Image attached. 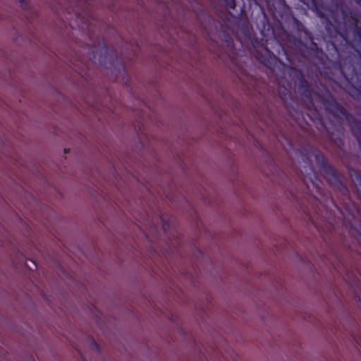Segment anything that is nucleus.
<instances>
[{"mask_svg": "<svg viewBox=\"0 0 361 361\" xmlns=\"http://www.w3.org/2000/svg\"><path fill=\"white\" fill-rule=\"evenodd\" d=\"M351 176H352V178H355V175L353 176V174H351Z\"/></svg>", "mask_w": 361, "mask_h": 361, "instance_id": "nucleus-15", "label": "nucleus"}, {"mask_svg": "<svg viewBox=\"0 0 361 361\" xmlns=\"http://www.w3.org/2000/svg\"><path fill=\"white\" fill-rule=\"evenodd\" d=\"M229 13H231V16H233V14L231 13V11H229Z\"/></svg>", "mask_w": 361, "mask_h": 361, "instance_id": "nucleus-13", "label": "nucleus"}, {"mask_svg": "<svg viewBox=\"0 0 361 361\" xmlns=\"http://www.w3.org/2000/svg\"><path fill=\"white\" fill-rule=\"evenodd\" d=\"M229 13H231V16H233V14L231 13V11H229Z\"/></svg>", "mask_w": 361, "mask_h": 361, "instance_id": "nucleus-14", "label": "nucleus"}, {"mask_svg": "<svg viewBox=\"0 0 361 361\" xmlns=\"http://www.w3.org/2000/svg\"><path fill=\"white\" fill-rule=\"evenodd\" d=\"M310 154L314 157L322 175L331 186L339 191L346 190V187L344 184V177L328 164L324 156L317 149L311 150L307 156L302 157L304 164L300 168L303 181L307 188H309L310 184H311L316 191L320 193L321 187L322 185V181L318 177L310 158L309 155Z\"/></svg>", "mask_w": 361, "mask_h": 361, "instance_id": "nucleus-3", "label": "nucleus"}, {"mask_svg": "<svg viewBox=\"0 0 361 361\" xmlns=\"http://www.w3.org/2000/svg\"><path fill=\"white\" fill-rule=\"evenodd\" d=\"M307 5L316 13L317 16L324 20L325 28L331 36L340 35L348 49L351 44V36L354 39L361 42V11L350 9L347 6L340 8L342 22L335 11H331V17L334 23L328 17V6L323 0H308Z\"/></svg>", "mask_w": 361, "mask_h": 361, "instance_id": "nucleus-2", "label": "nucleus"}, {"mask_svg": "<svg viewBox=\"0 0 361 361\" xmlns=\"http://www.w3.org/2000/svg\"><path fill=\"white\" fill-rule=\"evenodd\" d=\"M245 5L244 3H243V4L241 6H240L239 11H236V17H239L240 16L242 15V13L245 11Z\"/></svg>", "mask_w": 361, "mask_h": 361, "instance_id": "nucleus-8", "label": "nucleus"}, {"mask_svg": "<svg viewBox=\"0 0 361 361\" xmlns=\"http://www.w3.org/2000/svg\"><path fill=\"white\" fill-rule=\"evenodd\" d=\"M259 48L263 51V54L255 55L254 57L256 60L273 72L279 70L283 73L286 70H288L289 76L298 81V87L301 95L307 100V108L313 114L315 119L322 121L321 116L314 104L312 96H314L317 101L324 106L326 113L336 118L345 121L350 130L357 132L356 125H355L356 118L336 101L328 90H324L321 93L314 91L301 70L285 64L276 54L267 48L262 46H259Z\"/></svg>", "mask_w": 361, "mask_h": 361, "instance_id": "nucleus-1", "label": "nucleus"}, {"mask_svg": "<svg viewBox=\"0 0 361 361\" xmlns=\"http://www.w3.org/2000/svg\"><path fill=\"white\" fill-rule=\"evenodd\" d=\"M356 3L359 5H361V0H355Z\"/></svg>", "mask_w": 361, "mask_h": 361, "instance_id": "nucleus-10", "label": "nucleus"}, {"mask_svg": "<svg viewBox=\"0 0 361 361\" xmlns=\"http://www.w3.org/2000/svg\"><path fill=\"white\" fill-rule=\"evenodd\" d=\"M94 345L96 348H99V346H98V345L97 344L96 342H94Z\"/></svg>", "mask_w": 361, "mask_h": 361, "instance_id": "nucleus-11", "label": "nucleus"}, {"mask_svg": "<svg viewBox=\"0 0 361 361\" xmlns=\"http://www.w3.org/2000/svg\"><path fill=\"white\" fill-rule=\"evenodd\" d=\"M312 45L314 47H315L317 50H319V48H318V47H317V44L315 42H314L313 41L312 42Z\"/></svg>", "mask_w": 361, "mask_h": 361, "instance_id": "nucleus-9", "label": "nucleus"}, {"mask_svg": "<svg viewBox=\"0 0 361 361\" xmlns=\"http://www.w3.org/2000/svg\"><path fill=\"white\" fill-rule=\"evenodd\" d=\"M280 98L283 102H286L288 98L290 97V92L288 89L283 87L281 91L279 92Z\"/></svg>", "mask_w": 361, "mask_h": 361, "instance_id": "nucleus-6", "label": "nucleus"}, {"mask_svg": "<svg viewBox=\"0 0 361 361\" xmlns=\"http://www.w3.org/2000/svg\"><path fill=\"white\" fill-rule=\"evenodd\" d=\"M351 176H352V178H355V175L353 176V174H351Z\"/></svg>", "mask_w": 361, "mask_h": 361, "instance_id": "nucleus-16", "label": "nucleus"}, {"mask_svg": "<svg viewBox=\"0 0 361 361\" xmlns=\"http://www.w3.org/2000/svg\"><path fill=\"white\" fill-rule=\"evenodd\" d=\"M225 6L228 11H234L237 6L235 0H223Z\"/></svg>", "mask_w": 361, "mask_h": 361, "instance_id": "nucleus-5", "label": "nucleus"}, {"mask_svg": "<svg viewBox=\"0 0 361 361\" xmlns=\"http://www.w3.org/2000/svg\"><path fill=\"white\" fill-rule=\"evenodd\" d=\"M231 62H232V63H235V59H234V58H232V59H231Z\"/></svg>", "mask_w": 361, "mask_h": 361, "instance_id": "nucleus-12", "label": "nucleus"}, {"mask_svg": "<svg viewBox=\"0 0 361 361\" xmlns=\"http://www.w3.org/2000/svg\"><path fill=\"white\" fill-rule=\"evenodd\" d=\"M329 46V44H328ZM334 49L331 56L336 60V66L345 81L343 89L354 99L360 101L352 95L351 90H361V54L355 50L345 51L338 48L334 42L330 44ZM350 49H353L350 44Z\"/></svg>", "mask_w": 361, "mask_h": 361, "instance_id": "nucleus-4", "label": "nucleus"}, {"mask_svg": "<svg viewBox=\"0 0 361 361\" xmlns=\"http://www.w3.org/2000/svg\"><path fill=\"white\" fill-rule=\"evenodd\" d=\"M19 6L23 10H27L29 8L28 3L25 0H18Z\"/></svg>", "mask_w": 361, "mask_h": 361, "instance_id": "nucleus-7", "label": "nucleus"}, {"mask_svg": "<svg viewBox=\"0 0 361 361\" xmlns=\"http://www.w3.org/2000/svg\"><path fill=\"white\" fill-rule=\"evenodd\" d=\"M64 151H65V153H67V152H68V151H67V149H64Z\"/></svg>", "mask_w": 361, "mask_h": 361, "instance_id": "nucleus-17", "label": "nucleus"}]
</instances>
